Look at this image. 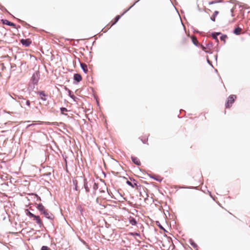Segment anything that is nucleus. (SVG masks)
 I'll list each match as a JSON object with an SVG mask.
<instances>
[{
  "mask_svg": "<svg viewBox=\"0 0 250 250\" xmlns=\"http://www.w3.org/2000/svg\"><path fill=\"white\" fill-rule=\"evenodd\" d=\"M138 1H139V0L135 1L131 6H130L126 10H125L121 15L117 16L112 21H110V22L109 23V24H110V26L109 28L111 27V26H112L113 25H114L119 21V20L120 19L121 16L122 15H123L127 11H128Z\"/></svg>",
  "mask_w": 250,
  "mask_h": 250,
  "instance_id": "1",
  "label": "nucleus"
},
{
  "mask_svg": "<svg viewBox=\"0 0 250 250\" xmlns=\"http://www.w3.org/2000/svg\"><path fill=\"white\" fill-rule=\"evenodd\" d=\"M236 99V96L234 95H231L228 98V101L227 103L226 104V108H230L232 106V104L234 102L235 99Z\"/></svg>",
  "mask_w": 250,
  "mask_h": 250,
  "instance_id": "2",
  "label": "nucleus"
},
{
  "mask_svg": "<svg viewBox=\"0 0 250 250\" xmlns=\"http://www.w3.org/2000/svg\"><path fill=\"white\" fill-rule=\"evenodd\" d=\"M188 35L186 34L184 31L183 32L182 34L180 36V42L182 44H185L188 41Z\"/></svg>",
  "mask_w": 250,
  "mask_h": 250,
  "instance_id": "3",
  "label": "nucleus"
},
{
  "mask_svg": "<svg viewBox=\"0 0 250 250\" xmlns=\"http://www.w3.org/2000/svg\"><path fill=\"white\" fill-rule=\"evenodd\" d=\"M42 213L47 218L51 220H53L54 218V216L52 213L49 212L48 210L45 209Z\"/></svg>",
  "mask_w": 250,
  "mask_h": 250,
  "instance_id": "4",
  "label": "nucleus"
},
{
  "mask_svg": "<svg viewBox=\"0 0 250 250\" xmlns=\"http://www.w3.org/2000/svg\"><path fill=\"white\" fill-rule=\"evenodd\" d=\"M21 42L22 43V45L25 46H28L30 45L32 42L29 39H21Z\"/></svg>",
  "mask_w": 250,
  "mask_h": 250,
  "instance_id": "5",
  "label": "nucleus"
},
{
  "mask_svg": "<svg viewBox=\"0 0 250 250\" xmlns=\"http://www.w3.org/2000/svg\"><path fill=\"white\" fill-rule=\"evenodd\" d=\"M39 79V75L37 73H36L32 75L31 80L34 83H37L38 82Z\"/></svg>",
  "mask_w": 250,
  "mask_h": 250,
  "instance_id": "6",
  "label": "nucleus"
},
{
  "mask_svg": "<svg viewBox=\"0 0 250 250\" xmlns=\"http://www.w3.org/2000/svg\"><path fill=\"white\" fill-rule=\"evenodd\" d=\"M2 23L4 24H6L9 26H12L14 28L16 27V25L14 23L11 22L7 20H2Z\"/></svg>",
  "mask_w": 250,
  "mask_h": 250,
  "instance_id": "7",
  "label": "nucleus"
},
{
  "mask_svg": "<svg viewBox=\"0 0 250 250\" xmlns=\"http://www.w3.org/2000/svg\"><path fill=\"white\" fill-rule=\"evenodd\" d=\"M131 160L132 162L136 164L137 166L141 165V162L140 161V160L136 157L132 156L131 157Z\"/></svg>",
  "mask_w": 250,
  "mask_h": 250,
  "instance_id": "8",
  "label": "nucleus"
},
{
  "mask_svg": "<svg viewBox=\"0 0 250 250\" xmlns=\"http://www.w3.org/2000/svg\"><path fill=\"white\" fill-rule=\"evenodd\" d=\"M74 80L76 81L77 82H79L82 81V78L80 74H75L74 76Z\"/></svg>",
  "mask_w": 250,
  "mask_h": 250,
  "instance_id": "9",
  "label": "nucleus"
},
{
  "mask_svg": "<svg viewBox=\"0 0 250 250\" xmlns=\"http://www.w3.org/2000/svg\"><path fill=\"white\" fill-rule=\"evenodd\" d=\"M38 93L39 94L41 99L43 101H46V99L45 97L46 96V95L45 94L44 91H39Z\"/></svg>",
  "mask_w": 250,
  "mask_h": 250,
  "instance_id": "10",
  "label": "nucleus"
},
{
  "mask_svg": "<svg viewBox=\"0 0 250 250\" xmlns=\"http://www.w3.org/2000/svg\"><path fill=\"white\" fill-rule=\"evenodd\" d=\"M33 218L34 220L36 221V223L38 224H39V225H41L42 224V222L39 216L35 215V216Z\"/></svg>",
  "mask_w": 250,
  "mask_h": 250,
  "instance_id": "11",
  "label": "nucleus"
},
{
  "mask_svg": "<svg viewBox=\"0 0 250 250\" xmlns=\"http://www.w3.org/2000/svg\"><path fill=\"white\" fill-rule=\"evenodd\" d=\"M81 66L82 69L83 70V71L85 73H86L88 71L87 65L84 63H81Z\"/></svg>",
  "mask_w": 250,
  "mask_h": 250,
  "instance_id": "12",
  "label": "nucleus"
},
{
  "mask_svg": "<svg viewBox=\"0 0 250 250\" xmlns=\"http://www.w3.org/2000/svg\"><path fill=\"white\" fill-rule=\"evenodd\" d=\"M37 208L42 212L45 210L44 207L42 204L38 205Z\"/></svg>",
  "mask_w": 250,
  "mask_h": 250,
  "instance_id": "13",
  "label": "nucleus"
},
{
  "mask_svg": "<svg viewBox=\"0 0 250 250\" xmlns=\"http://www.w3.org/2000/svg\"><path fill=\"white\" fill-rule=\"evenodd\" d=\"M218 13H219V12L218 11H214L213 14L212 15V16L210 18L211 20L212 21H215L216 17L218 14Z\"/></svg>",
  "mask_w": 250,
  "mask_h": 250,
  "instance_id": "14",
  "label": "nucleus"
},
{
  "mask_svg": "<svg viewBox=\"0 0 250 250\" xmlns=\"http://www.w3.org/2000/svg\"><path fill=\"white\" fill-rule=\"evenodd\" d=\"M241 31H242V29L238 27L234 30L233 33L236 35H239V34H240Z\"/></svg>",
  "mask_w": 250,
  "mask_h": 250,
  "instance_id": "15",
  "label": "nucleus"
},
{
  "mask_svg": "<svg viewBox=\"0 0 250 250\" xmlns=\"http://www.w3.org/2000/svg\"><path fill=\"white\" fill-rule=\"evenodd\" d=\"M129 221L130 224H131L132 225H135L137 224L136 220L133 217H130L129 218Z\"/></svg>",
  "mask_w": 250,
  "mask_h": 250,
  "instance_id": "16",
  "label": "nucleus"
},
{
  "mask_svg": "<svg viewBox=\"0 0 250 250\" xmlns=\"http://www.w3.org/2000/svg\"><path fill=\"white\" fill-rule=\"evenodd\" d=\"M192 42L195 45H197L198 43V41L197 39V38L195 36H192L191 37Z\"/></svg>",
  "mask_w": 250,
  "mask_h": 250,
  "instance_id": "17",
  "label": "nucleus"
},
{
  "mask_svg": "<svg viewBox=\"0 0 250 250\" xmlns=\"http://www.w3.org/2000/svg\"><path fill=\"white\" fill-rule=\"evenodd\" d=\"M126 183L128 185L131 186L133 188H134L135 187L137 186V184L135 182L132 183L131 182L127 181Z\"/></svg>",
  "mask_w": 250,
  "mask_h": 250,
  "instance_id": "18",
  "label": "nucleus"
},
{
  "mask_svg": "<svg viewBox=\"0 0 250 250\" xmlns=\"http://www.w3.org/2000/svg\"><path fill=\"white\" fill-rule=\"evenodd\" d=\"M227 36L226 35H223L221 37H220V39L221 41H223L224 43L225 42H226V39L227 38Z\"/></svg>",
  "mask_w": 250,
  "mask_h": 250,
  "instance_id": "19",
  "label": "nucleus"
},
{
  "mask_svg": "<svg viewBox=\"0 0 250 250\" xmlns=\"http://www.w3.org/2000/svg\"><path fill=\"white\" fill-rule=\"evenodd\" d=\"M27 215H28L29 217H34L35 216V215H34V214H33L32 213H31V212H30L29 211H28V210H27V213H26Z\"/></svg>",
  "mask_w": 250,
  "mask_h": 250,
  "instance_id": "20",
  "label": "nucleus"
},
{
  "mask_svg": "<svg viewBox=\"0 0 250 250\" xmlns=\"http://www.w3.org/2000/svg\"><path fill=\"white\" fill-rule=\"evenodd\" d=\"M61 111L62 113L64 114V112H66L67 111V109L64 107H62L61 108Z\"/></svg>",
  "mask_w": 250,
  "mask_h": 250,
  "instance_id": "21",
  "label": "nucleus"
},
{
  "mask_svg": "<svg viewBox=\"0 0 250 250\" xmlns=\"http://www.w3.org/2000/svg\"><path fill=\"white\" fill-rule=\"evenodd\" d=\"M41 250H50V249L47 246H42Z\"/></svg>",
  "mask_w": 250,
  "mask_h": 250,
  "instance_id": "22",
  "label": "nucleus"
},
{
  "mask_svg": "<svg viewBox=\"0 0 250 250\" xmlns=\"http://www.w3.org/2000/svg\"><path fill=\"white\" fill-rule=\"evenodd\" d=\"M84 188H85L86 191L87 192H89V188H88L87 185V184H86L85 183H84Z\"/></svg>",
  "mask_w": 250,
  "mask_h": 250,
  "instance_id": "23",
  "label": "nucleus"
},
{
  "mask_svg": "<svg viewBox=\"0 0 250 250\" xmlns=\"http://www.w3.org/2000/svg\"><path fill=\"white\" fill-rule=\"evenodd\" d=\"M201 47L203 50L207 52V51L206 50V47L204 46H203V45H201Z\"/></svg>",
  "mask_w": 250,
  "mask_h": 250,
  "instance_id": "24",
  "label": "nucleus"
},
{
  "mask_svg": "<svg viewBox=\"0 0 250 250\" xmlns=\"http://www.w3.org/2000/svg\"><path fill=\"white\" fill-rule=\"evenodd\" d=\"M26 104L27 105H28V106H30V101L29 100L26 101Z\"/></svg>",
  "mask_w": 250,
  "mask_h": 250,
  "instance_id": "25",
  "label": "nucleus"
},
{
  "mask_svg": "<svg viewBox=\"0 0 250 250\" xmlns=\"http://www.w3.org/2000/svg\"><path fill=\"white\" fill-rule=\"evenodd\" d=\"M212 37H213V39H217V36H216V35L213 34V35H212Z\"/></svg>",
  "mask_w": 250,
  "mask_h": 250,
  "instance_id": "26",
  "label": "nucleus"
},
{
  "mask_svg": "<svg viewBox=\"0 0 250 250\" xmlns=\"http://www.w3.org/2000/svg\"><path fill=\"white\" fill-rule=\"evenodd\" d=\"M94 188L95 189H96L98 188V185L96 184V183H94Z\"/></svg>",
  "mask_w": 250,
  "mask_h": 250,
  "instance_id": "27",
  "label": "nucleus"
},
{
  "mask_svg": "<svg viewBox=\"0 0 250 250\" xmlns=\"http://www.w3.org/2000/svg\"><path fill=\"white\" fill-rule=\"evenodd\" d=\"M216 2H217V1H212L211 2H209V4H213V3H216Z\"/></svg>",
  "mask_w": 250,
  "mask_h": 250,
  "instance_id": "28",
  "label": "nucleus"
},
{
  "mask_svg": "<svg viewBox=\"0 0 250 250\" xmlns=\"http://www.w3.org/2000/svg\"><path fill=\"white\" fill-rule=\"evenodd\" d=\"M159 227H160V229H164H164L163 228V227H162V226L159 225Z\"/></svg>",
  "mask_w": 250,
  "mask_h": 250,
  "instance_id": "29",
  "label": "nucleus"
},
{
  "mask_svg": "<svg viewBox=\"0 0 250 250\" xmlns=\"http://www.w3.org/2000/svg\"><path fill=\"white\" fill-rule=\"evenodd\" d=\"M235 21V19H233L232 20V21H231V22H234Z\"/></svg>",
  "mask_w": 250,
  "mask_h": 250,
  "instance_id": "30",
  "label": "nucleus"
},
{
  "mask_svg": "<svg viewBox=\"0 0 250 250\" xmlns=\"http://www.w3.org/2000/svg\"><path fill=\"white\" fill-rule=\"evenodd\" d=\"M75 189H76V190H77V185H76V186H75Z\"/></svg>",
  "mask_w": 250,
  "mask_h": 250,
  "instance_id": "31",
  "label": "nucleus"
},
{
  "mask_svg": "<svg viewBox=\"0 0 250 250\" xmlns=\"http://www.w3.org/2000/svg\"><path fill=\"white\" fill-rule=\"evenodd\" d=\"M38 124H41V122L40 121H38Z\"/></svg>",
  "mask_w": 250,
  "mask_h": 250,
  "instance_id": "32",
  "label": "nucleus"
},
{
  "mask_svg": "<svg viewBox=\"0 0 250 250\" xmlns=\"http://www.w3.org/2000/svg\"><path fill=\"white\" fill-rule=\"evenodd\" d=\"M35 125V124H31L30 125Z\"/></svg>",
  "mask_w": 250,
  "mask_h": 250,
  "instance_id": "33",
  "label": "nucleus"
}]
</instances>
